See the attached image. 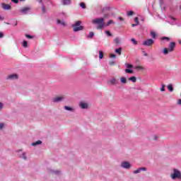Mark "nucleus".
Segmentation results:
<instances>
[{"mask_svg": "<svg viewBox=\"0 0 181 181\" xmlns=\"http://www.w3.org/2000/svg\"><path fill=\"white\" fill-rule=\"evenodd\" d=\"M93 25H98L97 29L103 30L105 27V23H104V18H98L92 21Z\"/></svg>", "mask_w": 181, "mask_h": 181, "instance_id": "f257e3e1", "label": "nucleus"}, {"mask_svg": "<svg viewBox=\"0 0 181 181\" xmlns=\"http://www.w3.org/2000/svg\"><path fill=\"white\" fill-rule=\"evenodd\" d=\"M175 47H176V42H170L168 45V48L163 49V54L166 55V54H168L169 52H173V50H175Z\"/></svg>", "mask_w": 181, "mask_h": 181, "instance_id": "f03ea898", "label": "nucleus"}, {"mask_svg": "<svg viewBox=\"0 0 181 181\" xmlns=\"http://www.w3.org/2000/svg\"><path fill=\"white\" fill-rule=\"evenodd\" d=\"M170 177L173 180H175V179H179L180 180H181V173L179 170L174 168L173 173L170 175Z\"/></svg>", "mask_w": 181, "mask_h": 181, "instance_id": "7ed1b4c3", "label": "nucleus"}, {"mask_svg": "<svg viewBox=\"0 0 181 181\" xmlns=\"http://www.w3.org/2000/svg\"><path fill=\"white\" fill-rule=\"evenodd\" d=\"M108 86H117L119 84V81L115 78H112L107 81Z\"/></svg>", "mask_w": 181, "mask_h": 181, "instance_id": "20e7f679", "label": "nucleus"}, {"mask_svg": "<svg viewBox=\"0 0 181 181\" xmlns=\"http://www.w3.org/2000/svg\"><path fill=\"white\" fill-rule=\"evenodd\" d=\"M121 168H123V169H131V163H129V162L127 161H123L122 162L121 165H120Z\"/></svg>", "mask_w": 181, "mask_h": 181, "instance_id": "39448f33", "label": "nucleus"}, {"mask_svg": "<svg viewBox=\"0 0 181 181\" xmlns=\"http://www.w3.org/2000/svg\"><path fill=\"white\" fill-rule=\"evenodd\" d=\"M154 41L152 39H148L143 42V46H152L153 45Z\"/></svg>", "mask_w": 181, "mask_h": 181, "instance_id": "423d86ee", "label": "nucleus"}, {"mask_svg": "<svg viewBox=\"0 0 181 181\" xmlns=\"http://www.w3.org/2000/svg\"><path fill=\"white\" fill-rule=\"evenodd\" d=\"M18 78H19V76L16 74H10L6 77V80H11V81L18 80Z\"/></svg>", "mask_w": 181, "mask_h": 181, "instance_id": "0eeeda50", "label": "nucleus"}, {"mask_svg": "<svg viewBox=\"0 0 181 181\" xmlns=\"http://www.w3.org/2000/svg\"><path fill=\"white\" fill-rule=\"evenodd\" d=\"M1 8L4 11H10V9H12V6L10 4H6L5 3L1 4Z\"/></svg>", "mask_w": 181, "mask_h": 181, "instance_id": "6e6552de", "label": "nucleus"}, {"mask_svg": "<svg viewBox=\"0 0 181 181\" xmlns=\"http://www.w3.org/2000/svg\"><path fill=\"white\" fill-rule=\"evenodd\" d=\"M29 11H30V7H24L20 10V12L23 13V15H28Z\"/></svg>", "mask_w": 181, "mask_h": 181, "instance_id": "1a4fd4ad", "label": "nucleus"}, {"mask_svg": "<svg viewBox=\"0 0 181 181\" xmlns=\"http://www.w3.org/2000/svg\"><path fill=\"white\" fill-rule=\"evenodd\" d=\"M79 107L82 108V110H87V108H88V104L87 103L81 102L79 103Z\"/></svg>", "mask_w": 181, "mask_h": 181, "instance_id": "9d476101", "label": "nucleus"}, {"mask_svg": "<svg viewBox=\"0 0 181 181\" xmlns=\"http://www.w3.org/2000/svg\"><path fill=\"white\" fill-rule=\"evenodd\" d=\"M11 21V23L4 22V23H6V25H13V26H16L18 25V21L16 19L12 18Z\"/></svg>", "mask_w": 181, "mask_h": 181, "instance_id": "9b49d317", "label": "nucleus"}, {"mask_svg": "<svg viewBox=\"0 0 181 181\" xmlns=\"http://www.w3.org/2000/svg\"><path fill=\"white\" fill-rule=\"evenodd\" d=\"M160 6L161 8L162 12H165L166 9V5H165V1H163V0H160Z\"/></svg>", "mask_w": 181, "mask_h": 181, "instance_id": "f8f14e48", "label": "nucleus"}, {"mask_svg": "<svg viewBox=\"0 0 181 181\" xmlns=\"http://www.w3.org/2000/svg\"><path fill=\"white\" fill-rule=\"evenodd\" d=\"M142 171L143 172L146 171V168H139L137 170H134L133 173H134L135 175H137V173H141Z\"/></svg>", "mask_w": 181, "mask_h": 181, "instance_id": "ddd939ff", "label": "nucleus"}, {"mask_svg": "<svg viewBox=\"0 0 181 181\" xmlns=\"http://www.w3.org/2000/svg\"><path fill=\"white\" fill-rule=\"evenodd\" d=\"M62 100H64V97H56L52 98V102L53 103H60L62 102Z\"/></svg>", "mask_w": 181, "mask_h": 181, "instance_id": "4468645a", "label": "nucleus"}, {"mask_svg": "<svg viewBox=\"0 0 181 181\" xmlns=\"http://www.w3.org/2000/svg\"><path fill=\"white\" fill-rule=\"evenodd\" d=\"M160 39L161 43L163 45H165V43H166V42H169V40H170V38L168 37H161Z\"/></svg>", "mask_w": 181, "mask_h": 181, "instance_id": "2eb2a0df", "label": "nucleus"}, {"mask_svg": "<svg viewBox=\"0 0 181 181\" xmlns=\"http://www.w3.org/2000/svg\"><path fill=\"white\" fill-rule=\"evenodd\" d=\"M37 1L39 2V4H42V13H46V12H47V10L46 9V6H44V4H42L43 0H37Z\"/></svg>", "mask_w": 181, "mask_h": 181, "instance_id": "dca6fc26", "label": "nucleus"}, {"mask_svg": "<svg viewBox=\"0 0 181 181\" xmlns=\"http://www.w3.org/2000/svg\"><path fill=\"white\" fill-rule=\"evenodd\" d=\"M74 28V32H80V30H83L84 27L83 25H80L78 27H73Z\"/></svg>", "mask_w": 181, "mask_h": 181, "instance_id": "f3484780", "label": "nucleus"}, {"mask_svg": "<svg viewBox=\"0 0 181 181\" xmlns=\"http://www.w3.org/2000/svg\"><path fill=\"white\" fill-rule=\"evenodd\" d=\"M19 158L23 159L24 160H27L28 157L26 156V153H21L18 154Z\"/></svg>", "mask_w": 181, "mask_h": 181, "instance_id": "a211bd4d", "label": "nucleus"}, {"mask_svg": "<svg viewBox=\"0 0 181 181\" xmlns=\"http://www.w3.org/2000/svg\"><path fill=\"white\" fill-rule=\"evenodd\" d=\"M64 110L66 111H70V112H74V108L69 107V106H64Z\"/></svg>", "mask_w": 181, "mask_h": 181, "instance_id": "6ab92c4d", "label": "nucleus"}, {"mask_svg": "<svg viewBox=\"0 0 181 181\" xmlns=\"http://www.w3.org/2000/svg\"><path fill=\"white\" fill-rule=\"evenodd\" d=\"M37 145H42V141L38 140V141L31 144L32 146H37Z\"/></svg>", "mask_w": 181, "mask_h": 181, "instance_id": "aec40b11", "label": "nucleus"}, {"mask_svg": "<svg viewBox=\"0 0 181 181\" xmlns=\"http://www.w3.org/2000/svg\"><path fill=\"white\" fill-rule=\"evenodd\" d=\"M168 90L170 91V93H173V91L175 90L173 88V85L172 83L168 84L167 86Z\"/></svg>", "mask_w": 181, "mask_h": 181, "instance_id": "412c9836", "label": "nucleus"}, {"mask_svg": "<svg viewBox=\"0 0 181 181\" xmlns=\"http://www.w3.org/2000/svg\"><path fill=\"white\" fill-rule=\"evenodd\" d=\"M63 5H70L71 1L70 0H61Z\"/></svg>", "mask_w": 181, "mask_h": 181, "instance_id": "4be33fe9", "label": "nucleus"}, {"mask_svg": "<svg viewBox=\"0 0 181 181\" xmlns=\"http://www.w3.org/2000/svg\"><path fill=\"white\" fill-rule=\"evenodd\" d=\"M80 25H81V21H76L74 24L72 25V28L81 26Z\"/></svg>", "mask_w": 181, "mask_h": 181, "instance_id": "5701e85b", "label": "nucleus"}, {"mask_svg": "<svg viewBox=\"0 0 181 181\" xmlns=\"http://www.w3.org/2000/svg\"><path fill=\"white\" fill-rule=\"evenodd\" d=\"M57 23L58 25H62V26H66V23L64 21H62L59 19L57 20Z\"/></svg>", "mask_w": 181, "mask_h": 181, "instance_id": "b1692460", "label": "nucleus"}, {"mask_svg": "<svg viewBox=\"0 0 181 181\" xmlns=\"http://www.w3.org/2000/svg\"><path fill=\"white\" fill-rule=\"evenodd\" d=\"M88 39H93L94 37V32L91 31L89 33L88 35H87Z\"/></svg>", "mask_w": 181, "mask_h": 181, "instance_id": "393cba45", "label": "nucleus"}, {"mask_svg": "<svg viewBox=\"0 0 181 181\" xmlns=\"http://www.w3.org/2000/svg\"><path fill=\"white\" fill-rule=\"evenodd\" d=\"M129 81H132V83H136V77L131 76L129 78Z\"/></svg>", "mask_w": 181, "mask_h": 181, "instance_id": "a878e982", "label": "nucleus"}, {"mask_svg": "<svg viewBox=\"0 0 181 181\" xmlns=\"http://www.w3.org/2000/svg\"><path fill=\"white\" fill-rule=\"evenodd\" d=\"M120 82L122 83V84H127V78L122 77L120 78Z\"/></svg>", "mask_w": 181, "mask_h": 181, "instance_id": "bb28decb", "label": "nucleus"}, {"mask_svg": "<svg viewBox=\"0 0 181 181\" xmlns=\"http://www.w3.org/2000/svg\"><path fill=\"white\" fill-rule=\"evenodd\" d=\"M168 18L171 19V21H173V22L171 23V25H175V21H176V18L172 16H169Z\"/></svg>", "mask_w": 181, "mask_h": 181, "instance_id": "cd10ccee", "label": "nucleus"}, {"mask_svg": "<svg viewBox=\"0 0 181 181\" xmlns=\"http://www.w3.org/2000/svg\"><path fill=\"white\" fill-rule=\"evenodd\" d=\"M122 51V47H119V48L115 49V53H117V54H121V52Z\"/></svg>", "mask_w": 181, "mask_h": 181, "instance_id": "c85d7f7f", "label": "nucleus"}, {"mask_svg": "<svg viewBox=\"0 0 181 181\" xmlns=\"http://www.w3.org/2000/svg\"><path fill=\"white\" fill-rule=\"evenodd\" d=\"M125 73H128L129 74H132L134 73V71L130 69H126Z\"/></svg>", "mask_w": 181, "mask_h": 181, "instance_id": "c756f323", "label": "nucleus"}, {"mask_svg": "<svg viewBox=\"0 0 181 181\" xmlns=\"http://www.w3.org/2000/svg\"><path fill=\"white\" fill-rule=\"evenodd\" d=\"M114 23H115V22H114V21L110 20V21L107 23L106 26H110V25H114Z\"/></svg>", "mask_w": 181, "mask_h": 181, "instance_id": "7c9ffc66", "label": "nucleus"}, {"mask_svg": "<svg viewBox=\"0 0 181 181\" xmlns=\"http://www.w3.org/2000/svg\"><path fill=\"white\" fill-rule=\"evenodd\" d=\"M134 69H135L136 70H138V71H139V70H144V69H145V68H144L143 66H136L134 67Z\"/></svg>", "mask_w": 181, "mask_h": 181, "instance_id": "2f4dec72", "label": "nucleus"}, {"mask_svg": "<svg viewBox=\"0 0 181 181\" xmlns=\"http://www.w3.org/2000/svg\"><path fill=\"white\" fill-rule=\"evenodd\" d=\"M51 173H53L54 175H60V171L52 170Z\"/></svg>", "mask_w": 181, "mask_h": 181, "instance_id": "473e14b6", "label": "nucleus"}, {"mask_svg": "<svg viewBox=\"0 0 181 181\" xmlns=\"http://www.w3.org/2000/svg\"><path fill=\"white\" fill-rule=\"evenodd\" d=\"M131 42L133 43V45H138V41L135 40V38H132Z\"/></svg>", "mask_w": 181, "mask_h": 181, "instance_id": "72a5a7b5", "label": "nucleus"}, {"mask_svg": "<svg viewBox=\"0 0 181 181\" xmlns=\"http://www.w3.org/2000/svg\"><path fill=\"white\" fill-rule=\"evenodd\" d=\"M151 36L152 37L153 39H155V37H156V33L151 31Z\"/></svg>", "mask_w": 181, "mask_h": 181, "instance_id": "f704fd0d", "label": "nucleus"}, {"mask_svg": "<svg viewBox=\"0 0 181 181\" xmlns=\"http://www.w3.org/2000/svg\"><path fill=\"white\" fill-rule=\"evenodd\" d=\"M104 57V54L103 53V51H99V59H103Z\"/></svg>", "mask_w": 181, "mask_h": 181, "instance_id": "c9c22d12", "label": "nucleus"}, {"mask_svg": "<svg viewBox=\"0 0 181 181\" xmlns=\"http://www.w3.org/2000/svg\"><path fill=\"white\" fill-rule=\"evenodd\" d=\"M80 6L82 9H86V4L84 2L80 3Z\"/></svg>", "mask_w": 181, "mask_h": 181, "instance_id": "e433bc0d", "label": "nucleus"}, {"mask_svg": "<svg viewBox=\"0 0 181 181\" xmlns=\"http://www.w3.org/2000/svg\"><path fill=\"white\" fill-rule=\"evenodd\" d=\"M114 42H115L117 45H119V42H120L119 38V37H116V38L114 40Z\"/></svg>", "mask_w": 181, "mask_h": 181, "instance_id": "4c0bfd02", "label": "nucleus"}, {"mask_svg": "<svg viewBox=\"0 0 181 181\" xmlns=\"http://www.w3.org/2000/svg\"><path fill=\"white\" fill-rule=\"evenodd\" d=\"M23 47H28V41L23 40Z\"/></svg>", "mask_w": 181, "mask_h": 181, "instance_id": "58836bf2", "label": "nucleus"}, {"mask_svg": "<svg viewBox=\"0 0 181 181\" xmlns=\"http://www.w3.org/2000/svg\"><path fill=\"white\" fill-rule=\"evenodd\" d=\"M125 65L127 69H132V67H134V66L131 64H125Z\"/></svg>", "mask_w": 181, "mask_h": 181, "instance_id": "ea45409f", "label": "nucleus"}, {"mask_svg": "<svg viewBox=\"0 0 181 181\" xmlns=\"http://www.w3.org/2000/svg\"><path fill=\"white\" fill-rule=\"evenodd\" d=\"M105 11H110V7H105L102 9V12L103 13H104V12H105Z\"/></svg>", "mask_w": 181, "mask_h": 181, "instance_id": "a19ab883", "label": "nucleus"}, {"mask_svg": "<svg viewBox=\"0 0 181 181\" xmlns=\"http://www.w3.org/2000/svg\"><path fill=\"white\" fill-rule=\"evenodd\" d=\"M134 15V11H129L127 12V16H132Z\"/></svg>", "mask_w": 181, "mask_h": 181, "instance_id": "79ce46f5", "label": "nucleus"}, {"mask_svg": "<svg viewBox=\"0 0 181 181\" xmlns=\"http://www.w3.org/2000/svg\"><path fill=\"white\" fill-rule=\"evenodd\" d=\"M105 33H106V35L107 36H112V34L111 33V32L108 31V30H105Z\"/></svg>", "mask_w": 181, "mask_h": 181, "instance_id": "37998d69", "label": "nucleus"}, {"mask_svg": "<svg viewBox=\"0 0 181 181\" xmlns=\"http://www.w3.org/2000/svg\"><path fill=\"white\" fill-rule=\"evenodd\" d=\"M134 22H136V25H139V21L138 17H136L134 18Z\"/></svg>", "mask_w": 181, "mask_h": 181, "instance_id": "c03bdc74", "label": "nucleus"}, {"mask_svg": "<svg viewBox=\"0 0 181 181\" xmlns=\"http://www.w3.org/2000/svg\"><path fill=\"white\" fill-rule=\"evenodd\" d=\"M25 37H27V39H33V36H32L29 34H26Z\"/></svg>", "mask_w": 181, "mask_h": 181, "instance_id": "a18cd8bd", "label": "nucleus"}, {"mask_svg": "<svg viewBox=\"0 0 181 181\" xmlns=\"http://www.w3.org/2000/svg\"><path fill=\"white\" fill-rule=\"evenodd\" d=\"M109 64H110V66H114V64H115V61L109 62Z\"/></svg>", "mask_w": 181, "mask_h": 181, "instance_id": "49530a36", "label": "nucleus"}, {"mask_svg": "<svg viewBox=\"0 0 181 181\" xmlns=\"http://www.w3.org/2000/svg\"><path fill=\"white\" fill-rule=\"evenodd\" d=\"M162 87L160 88V91H165V85L162 84Z\"/></svg>", "mask_w": 181, "mask_h": 181, "instance_id": "de8ad7c7", "label": "nucleus"}, {"mask_svg": "<svg viewBox=\"0 0 181 181\" xmlns=\"http://www.w3.org/2000/svg\"><path fill=\"white\" fill-rule=\"evenodd\" d=\"M13 4H19V0H11Z\"/></svg>", "mask_w": 181, "mask_h": 181, "instance_id": "09e8293b", "label": "nucleus"}, {"mask_svg": "<svg viewBox=\"0 0 181 181\" xmlns=\"http://www.w3.org/2000/svg\"><path fill=\"white\" fill-rule=\"evenodd\" d=\"M110 57H111L112 59H115V58L117 57V55H115V54H112L110 55Z\"/></svg>", "mask_w": 181, "mask_h": 181, "instance_id": "8fccbe9b", "label": "nucleus"}, {"mask_svg": "<svg viewBox=\"0 0 181 181\" xmlns=\"http://www.w3.org/2000/svg\"><path fill=\"white\" fill-rule=\"evenodd\" d=\"M153 141H158V136L154 135V136H153Z\"/></svg>", "mask_w": 181, "mask_h": 181, "instance_id": "3c124183", "label": "nucleus"}, {"mask_svg": "<svg viewBox=\"0 0 181 181\" xmlns=\"http://www.w3.org/2000/svg\"><path fill=\"white\" fill-rule=\"evenodd\" d=\"M4 127V123H0V129H3Z\"/></svg>", "mask_w": 181, "mask_h": 181, "instance_id": "603ef678", "label": "nucleus"}, {"mask_svg": "<svg viewBox=\"0 0 181 181\" xmlns=\"http://www.w3.org/2000/svg\"><path fill=\"white\" fill-rule=\"evenodd\" d=\"M1 37H4V33L0 32V39H1Z\"/></svg>", "mask_w": 181, "mask_h": 181, "instance_id": "864d4df0", "label": "nucleus"}, {"mask_svg": "<svg viewBox=\"0 0 181 181\" xmlns=\"http://www.w3.org/2000/svg\"><path fill=\"white\" fill-rule=\"evenodd\" d=\"M4 107V105L2 104V103H0V110H2Z\"/></svg>", "mask_w": 181, "mask_h": 181, "instance_id": "5fc2aeb1", "label": "nucleus"}, {"mask_svg": "<svg viewBox=\"0 0 181 181\" xmlns=\"http://www.w3.org/2000/svg\"><path fill=\"white\" fill-rule=\"evenodd\" d=\"M119 21H123L124 18L122 17H118Z\"/></svg>", "mask_w": 181, "mask_h": 181, "instance_id": "6e6d98bb", "label": "nucleus"}, {"mask_svg": "<svg viewBox=\"0 0 181 181\" xmlns=\"http://www.w3.org/2000/svg\"><path fill=\"white\" fill-rule=\"evenodd\" d=\"M143 54H144V56H145V57L148 56V54H147V53H146V52H145V51H143Z\"/></svg>", "mask_w": 181, "mask_h": 181, "instance_id": "4d7b16f0", "label": "nucleus"}, {"mask_svg": "<svg viewBox=\"0 0 181 181\" xmlns=\"http://www.w3.org/2000/svg\"><path fill=\"white\" fill-rule=\"evenodd\" d=\"M4 19H5V17H3V16H0V21H4Z\"/></svg>", "mask_w": 181, "mask_h": 181, "instance_id": "13d9d810", "label": "nucleus"}, {"mask_svg": "<svg viewBox=\"0 0 181 181\" xmlns=\"http://www.w3.org/2000/svg\"><path fill=\"white\" fill-rule=\"evenodd\" d=\"M132 28H135V26H138V25H136V24H132Z\"/></svg>", "mask_w": 181, "mask_h": 181, "instance_id": "bf43d9fd", "label": "nucleus"}, {"mask_svg": "<svg viewBox=\"0 0 181 181\" xmlns=\"http://www.w3.org/2000/svg\"><path fill=\"white\" fill-rule=\"evenodd\" d=\"M179 105H181V99L178 100V103Z\"/></svg>", "mask_w": 181, "mask_h": 181, "instance_id": "052dcab7", "label": "nucleus"}, {"mask_svg": "<svg viewBox=\"0 0 181 181\" xmlns=\"http://www.w3.org/2000/svg\"><path fill=\"white\" fill-rule=\"evenodd\" d=\"M47 2H49L50 4H52V1H50V0H47Z\"/></svg>", "mask_w": 181, "mask_h": 181, "instance_id": "680f3d73", "label": "nucleus"}, {"mask_svg": "<svg viewBox=\"0 0 181 181\" xmlns=\"http://www.w3.org/2000/svg\"><path fill=\"white\" fill-rule=\"evenodd\" d=\"M21 1V2H23V1H26V0H20Z\"/></svg>", "mask_w": 181, "mask_h": 181, "instance_id": "e2e57ef3", "label": "nucleus"}, {"mask_svg": "<svg viewBox=\"0 0 181 181\" xmlns=\"http://www.w3.org/2000/svg\"><path fill=\"white\" fill-rule=\"evenodd\" d=\"M18 152H22V150H18Z\"/></svg>", "mask_w": 181, "mask_h": 181, "instance_id": "0e129e2a", "label": "nucleus"}, {"mask_svg": "<svg viewBox=\"0 0 181 181\" xmlns=\"http://www.w3.org/2000/svg\"><path fill=\"white\" fill-rule=\"evenodd\" d=\"M105 18H107V16H106V15H105Z\"/></svg>", "mask_w": 181, "mask_h": 181, "instance_id": "69168bd1", "label": "nucleus"}, {"mask_svg": "<svg viewBox=\"0 0 181 181\" xmlns=\"http://www.w3.org/2000/svg\"><path fill=\"white\" fill-rule=\"evenodd\" d=\"M180 45H181V41L180 42Z\"/></svg>", "mask_w": 181, "mask_h": 181, "instance_id": "338daca9", "label": "nucleus"}]
</instances>
